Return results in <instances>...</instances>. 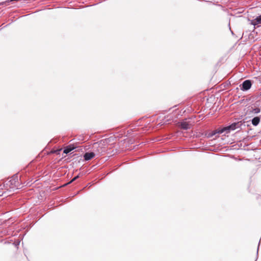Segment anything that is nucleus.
Returning a JSON list of instances; mask_svg holds the SVG:
<instances>
[{"label":"nucleus","mask_w":261,"mask_h":261,"mask_svg":"<svg viewBox=\"0 0 261 261\" xmlns=\"http://www.w3.org/2000/svg\"><path fill=\"white\" fill-rule=\"evenodd\" d=\"M241 122H234L232 123L231 125L227 126L226 127H225L223 128H221L219 129L217 133L218 134H222L223 133H226V134H227L228 133H229L231 130H234L238 128H240L241 126Z\"/></svg>","instance_id":"nucleus-1"},{"label":"nucleus","mask_w":261,"mask_h":261,"mask_svg":"<svg viewBox=\"0 0 261 261\" xmlns=\"http://www.w3.org/2000/svg\"><path fill=\"white\" fill-rule=\"evenodd\" d=\"M252 83L250 80H245L241 86V89L243 91H247L251 87Z\"/></svg>","instance_id":"nucleus-2"},{"label":"nucleus","mask_w":261,"mask_h":261,"mask_svg":"<svg viewBox=\"0 0 261 261\" xmlns=\"http://www.w3.org/2000/svg\"><path fill=\"white\" fill-rule=\"evenodd\" d=\"M95 155V153L93 152H86L84 155L85 160L89 161L94 158Z\"/></svg>","instance_id":"nucleus-3"},{"label":"nucleus","mask_w":261,"mask_h":261,"mask_svg":"<svg viewBox=\"0 0 261 261\" xmlns=\"http://www.w3.org/2000/svg\"><path fill=\"white\" fill-rule=\"evenodd\" d=\"M180 126L181 128L185 130H187L190 128V124L189 123V122L183 121L181 122Z\"/></svg>","instance_id":"nucleus-4"},{"label":"nucleus","mask_w":261,"mask_h":261,"mask_svg":"<svg viewBox=\"0 0 261 261\" xmlns=\"http://www.w3.org/2000/svg\"><path fill=\"white\" fill-rule=\"evenodd\" d=\"M93 147L94 148L96 147H99V149H98L97 151V154L101 155L105 151V149L99 147V144L98 143H94Z\"/></svg>","instance_id":"nucleus-5"},{"label":"nucleus","mask_w":261,"mask_h":261,"mask_svg":"<svg viewBox=\"0 0 261 261\" xmlns=\"http://www.w3.org/2000/svg\"><path fill=\"white\" fill-rule=\"evenodd\" d=\"M259 23H261V15L251 21V24L254 26Z\"/></svg>","instance_id":"nucleus-6"},{"label":"nucleus","mask_w":261,"mask_h":261,"mask_svg":"<svg viewBox=\"0 0 261 261\" xmlns=\"http://www.w3.org/2000/svg\"><path fill=\"white\" fill-rule=\"evenodd\" d=\"M260 122V117H255L251 120V123L253 125L257 126Z\"/></svg>","instance_id":"nucleus-7"},{"label":"nucleus","mask_w":261,"mask_h":261,"mask_svg":"<svg viewBox=\"0 0 261 261\" xmlns=\"http://www.w3.org/2000/svg\"><path fill=\"white\" fill-rule=\"evenodd\" d=\"M74 149V147L73 146H71V145H69L65 148L64 149L63 152L65 154H67L69 153L71 151L73 150Z\"/></svg>","instance_id":"nucleus-8"},{"label":"nucleus","mask_w":261,"mask_h":261,"mask_svg":"<svg viewBox=\"0 0 261 261\" xmlns=\"http://www.w3.org/2000/svg\"><path fill=\"white\" fill-rule=\"evenodd\" d=\"M260 112V109L258 108H255L252 109L251 112L254 114H257Z\"/></svg>","instance_id":"nucleus-9"},{"label":"nucleus","mask_w":261,"mask_h":261,"mask_svg":"<svg viewBox=\"0 0 261 261\" xmlns=\"http://www.w3.org/2000/svg\"><path fill=\"white\" fill-rule=\"evenodd\" d=\"M79 177V175H77L75 176L70 181V182H72L73 181L75 180L76 179H77Z\"/></svg>","instance_id":"nucleus-10"}]
</instances>
